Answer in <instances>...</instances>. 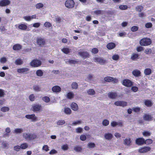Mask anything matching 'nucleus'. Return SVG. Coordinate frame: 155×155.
Returning <instances> with one entry per match:
<instances>
[{"label":"nucleus","instance_id":"f257e3e1","mask_svg":"<svg viewBox=\"0 0 155 155\" xmlns=\"http://www.w3.org/2000/svg\"><path fill=\"white\" fill-rule=\"evenodd\" d=\"M22 137L26 140H32L35 139L36 138L37 136L34 134L26 132L22 134Z\"/></svg>","mask_w":155,"mask_h":155},{"label":"nucleus","instance_id":"f03ea898","mask_svg":"<svg viewBox=\"0 0 155 155\" xmlns=\"http://www.w3.org/2000/svg\"><path fill=\"white\" fill-rule=\"evenodd\" d=\"M152 43L151 39L149 38H143L140 41V44L141 45L146 46L150 45Z\"/></svg>","mask_w":155,"mask_h":155},{"label":"nucleus","instance_id":"7ed1b4c3","mask_svg":"<svg viewBox=\"0 0 155 155\" xmlns=\"http://www.w3.org/2000/svg\"><path fill=\"white\" fill-rule=\"evenodd\" d=\"M75 5V3L73 0H67L65 3V5L66 7L69 8H73Z\"/></svg>","mask_w":155,"mask_h":155},{"label":"nucleus","instance_id":"20e7f679","mask_svg":"<svg viewBox=\"0 0 155 155\" xmlns=\"http://www.w3.org/2000/svg\"><path fill=\"white\" fill-rule=\"evenodd\" d=\"M93 59L94 62L101 65L104 64L106 63V60L102 58L95 57Z\"/></svg>","mask_w":155,"mask_h":155},{"label":"nucleus","instance_id":"39448f33","mask_svg":"<svg viewBox=\"0 0 155 155\" xmlns=\"http://www.w3.org/2000/svg\"><path fill=\"white\" fill-rule=\"evenodd\" d=\"M25 117L28 119L30 120L33 122L36 121L38 119V117L34 114L26 115Z\"/></svg>","mask_w":155,"mask_h":155},{"label":"nucleus","instance_id":"423d86ee","mask_svg":"<svg viewBox=\"0 0 155 155\" xmlns=\"http://www.w3.org/2000/svg\"><path fill=\"white\" fill-rule=\"evenodd\" d=\"M30 64L33 67H38L41 65V61L38 60H34L30 63Z\"/></svg>","mask_w":155,"mask_h":155},{"label":"nucleus","instance_id":"0eeeda50","mask_svg":"<svg viewBox=\"0 0 155 155\" xmlns=\"http://www.w3.org/2000/svg\"><path fill=\"white\" fill-rule=\"evenodd\" d=\"M105 81L107 82H112L113 83H117L118 82L117 79L111 77L107 76L104 78Z\"/></svg>","mask_w":155,"mask_h":155},{"label":"nucleus","instance_id":"6e6552de","mask_svg":"<svg viewBox=\"0 0 155 155\" xmlns=\"http://www.w3.org/2000/svg\"><path fill=\"white\" fill-rule=\"evenodd\" d=\"M36 42L37 45L41 47L43 46L45 44V39L41 37H38L37 38Z\"/></svg>","mask_w":155,"mask_h":155},{"label":"nucleus","instance_id":"1a4fd4ad","mask_svg":"<svg viewBox=\"0 0 155 155\" xmlns=\"http://www.w3.org/2000/svg\"><path fill=\"white\" fill-rule=\"evenodd\" d=\"M114 104L117 106H120L122 107L126 106L127 105V102L123 101H117L115 102Z\"/></svg>","mask_w":155,"mask_h":155},{"label":"nucleus","instance_id":"9d476101","mask_svg":"<svg viewBox=\"0 0 155 155\" xmlns=\"http://www.w3.org/2000/svg\"><path fill=\"white\" fill-rule=\"evenodd\" d=\"M113 137V135L109 132L105 133L104 135V139L107 140H110L112 139Z\"/></svg>","mask_w":155,"mask_h":155},{"label":"nucleus","instance_id":"9b49d317","mask_svg":"<svg viewBox=\"0 0 155 155\" xmlns=\"http://www.w3.org/2000/svg\"><path fill=\"white\" fill-rule=\"evenodd\" d=\"M150 150L151 148L150 147H145L139 149L138 151L140 153H144L150 151Z\"/></svg>","mask_w":155,"mask_h":155},{"label":"nucleus","instance_id":"f8f14e48","mask_svg":"<svg viewBox=\"0 0 155 155\" xmlns=\"http://www.w3.org/2000/svg\"><path fill=\"white\" fill-rule=\"evenodd\" d=\"M122 84L123 85L127 87H131L132 85V83L131 81L126 79L123 81Z\"/></svg>","mask_w":155,"mask_h":155},{"label":"nucleus","instance_id":"ddd939ff","mask_svg":"<svg viewBox=\"0 0 155 155\" xmlns=\"http://www.w3.org/2000/svg\"><path fill=\"white\" fill-rule=\"evenodd\" d=\"M41 108V106L39 104H33L32 106L31 109L34 112L39 111Z\"/></svg>","mask_w":155,"mask_h":155},{"label":"nucleus","instance_id":"4468645a","mask_svg":"<svg viewBox=\"0 0 155 155\" xmlns=\"http://www.w3.org/2000/svg\"><path fill=\"white\" fill-rule=\"evenodd\" d=\"M123 143L127 146H130L132 145V143L130 138L127 137L123 140Z\"/></svg>","mask_w":155,"mask_h":155},{"label":"nucleus","instance_id":"2eb2a0df","mask_svg":"<svg viewBox=\"0 0 155 155\" xmlns=\"http://www.w3.org/2000/svg\"><path fill=\"white\" fill-rule=\"evenodd\" d=\"M29 71V69L28 68H19L17 69V72L19 73L26 74Z\"/></svg>","mask_w":155,"mask_h":155},{"label":"nucleus","instance_id":"dca6fc26","mask_svg":"<svg viewBox=\"0 0 155 155\" xmlns=\"http://www.w3.org/2000/svg\"><path fill=\"white\" fill-rule=\"evenodd\" d=\"M107 96L109 98L114 99L116 98L118 95L116 92H111L108 93Z\"/></svg>","mask_w":155,"mask_h":155},{"label":"nucleus","instance_id":"f3484780","mask_svg":"<svg viewBox=\"0 0 155 155\" xmlns=\"http://www.w3.org/2000/svg\"><path fill=\"white\" fill-rule=\"evenodd\" d=\"M10 4V1L9 0H1L0 1V6L2 7L6 6Z\"/></svg>","mask_w":155,"mask_h":155},{"label":"nucleus","instance_id":"a211bd4d","mask_svg":"<svg viewBox=\"0 0 155 155\" xmlns=\"http://www.w3.org/2000/svg\"><path fill=\"white\" fill-rule=\"evenodd\" d=\"M78 54L81 57L84 58H89V57L88 53L87 51H80L78 53Z\"/></svg>","mask_w":155,"mask_h":155},{"label":"nucleus","instance_id":"6ab92c4d","mask_svg":"<svg viewBox=\"0 0 155 155\" xmlns=\"http://www.w3.org/2000/svg\"><path fill=\"white\" fill-rule=\"evenodd\" d=\"M135 142L137 144L141 145L144 143V139L143 138H139L136 140Z\"/></svg>","mask_w":155,"mask_h":155},{"label":"nucleus","instance_id":"aec40b11","mask_svg":"<svg viewBox=\"0 0 155 155\" xmlns=\"http://www.w3.org/2000/svg\"><path fill=\"white\" fill-rule=\"evenodd\" d=\"M132 74L135 77H138L141 75L140 71L137 69L134 70L132 72Z\"/></svg>","mask_w":155,"mask_h":155},{"label":"nucleus","instance_id":"412c9836","mask_svg":"<svg viewBox=\"0 0 155 155\" xmlns=\"http://www.w3.org/2000/svg\"><path fill=\"white\" fill-rule=\"evenodd\" d=\"M52 90L54 92L58 93L60 91L61 88L58 86H54L52 87Z\"/></svg>","mask_w":155,"mask_h":155},{"label":"nucleus","instance_id":"4be33fe9","mask_svg":"<svg viewBox=\"0 0 155 155\" xmlns=\"http://www.w3.org/2000/svg\"><path fill=\"white\" fill-rule=\"evenodd\" d=\"M18 28L20 29L25 30L27 29L28 27L27 25L25 24H21L18 25Z\"/></svg>","mask_w":155,"mask_h":155},{"label":"nucleus","instance_id":"5701e85b","mask_svg":"<svg viewBox=\"0 0 155 155\" xmlns=\"http://www.w3.org/2000/svg\"><path fill=\"white\" fill-rule=\"evenodd\" d=\"M153 118V117L150 114H145L143 116L144 119L145 120L148 121L152 120Z\"/></svg>","mask_w":155,"mask_h":155},{"label":"nucleus","instance_id":"b1692460","mask_svg":"<svg viewBox=\"0 0 155 155\" xmlns=\"http://www.w3.org/2000/svg\"><path fill=\"white\" fill-rule=\"evenodd\" d=\"M116 47V45L114 43L111 42L108 44L107 45V48L109 50L114 49Z\"/></svg>","mask_w":155,"mask_h":155},{"label":"nucleus","instance_id":"393cba45","mask_svg":"<svg viewBox=\"0 0 155 155\" xmlns=\"http://www.w3.org/2000/svg\"><path fill=\"white\" fill-rule=\"evenodd\" d=\"M144 102L145 105L148 107H150L153 104V103L150 100H145Z\"/></svg>","mask_w":155,"mask_h":155},{"label":"nucleus","instance_id":"a878e982","mask_svg":"<svg viewBox=\"0 0 155 155\" xmlns=\"http://www.w3.org/2000/svg\"><path fill=\"white\" fill-rule=\"evenodd\" d=\"M21 46L18 44H16L13 46V49L15 51H19L21 49Z\"/></svg>","mask_w":155,"mask_h":155},{"label":"nucleus","instance_id":"bb28decb","mask_svg":"<svg viewBox=\"0 0 155 155\" xmlns=\"http://www.w3.org/2000/svg\"><path fill=\"white\" fill-rule=\"evenodd\" d=\"M87 93L88 95H94L95 92L93 89H90L87 90Z\"/></svg>","mask_w":155,"mask_h":155},{"label":"nucleus","instance_id":"cd10ccee","mask_svg":"<svg viewBox=\"0 0 155 155\" xmlns=\"http://www.w3.org/2000/svg\"><path fill=\"white\" fill-rule=\"evenodd\" d=\"M23 130L22 128H16L15 129L14 131V133L18 134H20L23 132Z\"/></svg>","mask_w":155,"mask_h":155},{"label":"nucleus","instance_id":"c85d7f7f","mask_svg":"<svg viewBox=\"0 0 155 155\" xmlns=\"http://www.w3.org/2000/svg\"><path fill=\"white\" fill-rule=\"evenodd\" d=\"M61 50L64 53L68 54L70 53L71 50L67 48L64 47L61 49Z\"/></svg>","mask_w":155,"mask_h":155},{"label":"nucleus","instance_id":"c756f323","mask_svg":"<svg viewBox=\"0 0 155 155\" xmlns=\"http://www.w3.org/2000/svg\"><path fill=\"white\" fill-rule=\"evenodd\" d=\"M71 109L74 110L76 111L78 110V106L77 104L74 103H72L71 104Z\"/></svg>","mask_w":155,"mask_h":155},{"label":"nucleus","instance_id":"7c9ffc66","mask_svg":"<svg viewBox=\"0 0 155 155\" xmlns=\"http://www.w3.org/2000/svg\"><path fill=\"white\" fill-rule=\"evenodd\" d=\"M96 147L95 144L94 143L89 142L87 144V147L88 148L92 149Z\"/></svg>","mask_w":155,"mask_h":155},{"label":"nucleus","instance_id":"2f4dec72","mask_svg":"<svg viewBox=\"0 0 155 155\" xmlns=\"http://www.w3.org/2000/svg\"><path fill=\"white\" fill-rule=\"evenodd\" d=\"M94 13L95 15H98L101 14H103L104 13V11L101 10H96L94 12Z\"/></svg>","mask_w":155,"mask_h":155},{"label":"nucleus","instance_id":"473e14b6","mask_svg":"<svg viewBox=\"0 0 155 155\" xmlns=\"http://www.w3.org/2000/svg\"><path fill=\"white\" fill-rule=\"evenodd\" d=\"M144 73L146 75H150L151 72V70L149 68H147L145 69L144 70Z\"/></svg>","mask_w":155,"mask_h":155},{"label":"nucleus","instance_id":"72a5a7b5","mask_svg":"<svg viewBox=\"0 0 155 155\" xmlns=\"http://www.w3.org/2000/svg\"><path fill=\"white\" fill-rule=\"evenodd\" d=\"M74 149L77 152H80L82 150V148L81 146H76L74 147Z\"/></svg>","mask_w":155,"mask_h":155},{"label":"nucleus","instance_id":"f704fd0d","mask_svg":"<svg viewBox=\"0 0 155 155\" xmlns=\"http://www.w3.org/2000/svg\"><path fill=\"white\" fill-rule=\"evenodd\" d=\"M64 112L67 114H70L71 113V110L69 108L65 107L64 109Z\"/></svg>","mask_w":155,"mask_h":155},{"label":"nucleus","instance_id":"c9c22d12","mask_svg":"<svg viewBox=\"0 0 155 155\" xmlns=\"http://www.w3.org/2000/svg\"><path fill=\"white\" fill-rule=\"evenodd\" d=\"M139 55L137 54H133L131 56V59L135 61L138 58Z\"/></svg>","mask_w":155,"mask_h":155},{"label":"nucleus","instance_id":"e433bc0d","mask_svg":"<svg viewBox=\"0 0 155 155\" xmlns=\"http://www.w3.org/2000/svg\"><path fill=\"white\" fill-rule=\"evenodd\" d=\"M23 63V61L20 59H17L15 61V64L17 65H21Z\"/></svg>","mask_w":155,"mask_h":155},{"label":"nucleus","instance_id":"4c0bfd02","mask_svg":"<svg viewBox=\"0 0 155 155\" xmlns=\"http://www.w3.org/2000/svg\"><path fill=\"white\" fill-rule=\"evenodd\" d=\"M151 134V132L148 131H144L142 132V134L144 137H149Z\"/></svg>","mask_w":155,"mask_h":155},{"label":"nucleus","instance_id":"58836bf2","mask_svg":"<svg viewBox=\"0 0 155 155\" xmlns=\"http://www.w3.org/2000/svg\"><path fill=\"white\" fill-rule=\"evenodd\" d=\"M74 94L72 92H70L68 93L67 95V97L69 99H71L73 98Z\"/></svg>","mask_w":155,"mask_h":155},{"label":"nucleus","instance_id":"ea45409f","mask_svg":"<svg viewBox=\"0 0 155 155\" xmlns=\"http://www.w3.org/2000/svg\"><path fill=\"white\" fill-rule=\"evenodd\" d=\"M71 88L73 89H77L78 87V84L76 82H73L71 84Z\"/></svg>","mask_w":155,"mask_h":155},{"label":"nucleus","instance_id":"a19ab883","mask_svg":"<svg viewBox=\"0 0 155 155\" xmlns=\"http://www.w3.org/2000/svg\"><path fill=\"white\" fill-rule=\"evenodd\" d=\"M81 123L82 121L81 120H77L73 121L71 125L73 126H75L81 124Z\"/></svg>","mask_w":155,"mask_h":155},{"label":"nucleus","instance_id":"79ce46f5","mask_svg":"<svg viewBox=\"0 0 155 155\" xmlns=\"http://www.w3.org/2000/svg\"><path fill=\"white\" fill-rule=\"evenodd\" d=\"M36 74L38 76L41 77L43 75V72L41 70H38L36 71Z\"/></svg>","mask_w":155,"mask_h":155},{"label":"nucleus","instance_id":"37998d69","mask_svg":"<svg viewBox=\"0 0 155 155\" xmlns=\"http://www.w3.org/2000/svg\"><path fill=\"white\" fill-rule=\"evenodd\" d=\"M9 110L8 107H2L1 109V110L3 112H5L8 111Z\"/></svg>","mask_w":155,"mask_h":155},{"label":"nucleus","instance_id":"c03bdc74","mask_svg":"<svg viewBox=\"0 0 155 155\" xmlns=\"http://www.w3.org/2000/svg\"><path fill=\"white\" fill-rule=\"evenodd\" d=\"M66 62L68 64H75L76 63V62L74 60L67 59Z\"/></svg>","mask_w":155,"mask_h":155},{"label":"nucleus","instance_id":"a18cd8bd","mask_svg":"<svg viewBox=\"0 0 155 155\" xmlns=\"http://www.w3.org/2000/svg\"><path fill=\"white\" fill-rule=\"evenodd\" d=\"M120 57L117 54H114L112 56V58L113 60L115 61H117L119 59Z\"/></svg>","mask_w":155,"mask_h":155},{"label":"nucleus","instance_id":"49530a36","mask_svg":"<svg viewBox=\"0 0 155 155\" xmlns=\"http://www.w3.org/2000/svg\"><path fill=\"white\" fill-rule=\"evenodd\" d=\"M139 29V27L136 26H134L131 28V30L133 32L137 31Z\"/></svg>","mask_w":155,"mask_h":155},{"label":"nucleus","instance_id":"de8ad7c7","mask_svg":"<svg viewBox=\"0 0 155 155\" xmlns=\"http://www.w3.org/2000/svg\"><path fill=\"white\" fill-rule=\"evenodd\" d=\"M153 143V140L151 139H149L146 140H144V143L147 145H149L152 143Z\"/></svg>","mask_w":155,"mask_h":155},{"label":"nucleus","instance_id":"09e8293b","mask_svg":"<svg viewBox=\"0 0 155 155\" xmlns=\"http://www.w3.org/2000/svg\"><path fill=\"white\" fill-rule=\"evenodd\" d=\"M21 149H25L28 147V144L27 143H25L21 144L20 145Z\"/></svg>","mask_w":155,"mask_h":155},{"label":"nucleus","instance_id":"8fccbe9b","mask_svg":"<svg viewBox=\"0 0 155 155\" xmlns=\"http://www.w3.org/2000/svg\"><path fill=\"white\" fill-rule=\"evenodd\" d=\"M43 5L41 3H38L35 5V7L37 9H39L43 7Z\"/></svg>","mask_w":155,"mask_h":155},{"label":"nucleus","instance_id":"3c124183","mask_svg":"<svg viewBox=\"0 0 155 155\" xmlns=\"http://www.w3.org/2000/svg\"><path fill=\"white\" fill-rule=\"evenodd\" d=\"M42 99L44 101L48 103L50 101V99L49 97L47 96H45L42 97Z\"/></svg>","mask_w":155,"mask_h":155},{"label":"nucleus","instance_id":"603ef678","mask_svg":"<svg viewBox=\"0 0 155 155\" xmlns=\"http://www.w3.org/2000/svg\"><path fill=\"white\" fill-rule=\"evenodd\" d=\"M143 9V7L141 6H138L136 8V10L138 12H140Z\"/></svg>","mask_w":155,"mask_h":155},{"label":"nucleus","instance_id":"864d4df0","mask_svg":"<svg viewBox=\"0 0 155 155\" xmlns=\"http://www.w3.org/2000/svg\"><path fill=\"white\" fill-rule=\"evenodd\" d=\"M102 124L103 126H106L109 124V121L105 119L103 121Z\"/></svg>","mask_w":155,"mask_h":155},{"label":"nucleus","instance_id":"5fc2aeb1","mask_svg":"<svg viewBox=\"0 0 155 155\" xmlns=\"http://www.w3.org/2000/svg\"><path fill=\"white\" fill-rule=\"evenodd\" d=\"M2 145L4 148L5 149H7L8 147L9 144L8 143L6 142H3L2 143Z\"/></svg>","mask_w":155,"mask_h":155},{"label":"nucleus","instance_id":"6e6d98bb","mask_svg":"<svg viewBox=\"0 0 155 155\" xmlns=\"http://www.w3.org/2000/svg\"><path fill=\"white\" fill-rule=\"evenodd\" d=\"M65 123V121L63 120H58L57 123V124L58 125H62Z\"/></svg>","mask_w":155,"mask_h":155},{"label":"nucleus","instance_id":"4d7b16f0","mask_svg":"<svg viewBox=\"0 0 155 155\" xmlns=\"http://www.w3.org/2000/svg\"><path fill=\"white\" fill-rule=\"evenodd\" d=\"M119 8L121 10H125L127 8V6L126 5H120L119 6Z\"/></svg>","mask_w":155,"mask_h":155},{"label":"nucleus","instance_id":"13d9d810","mask_svg":"<svg viewBox=\"0 0 155 155\" xmlns=\"http://www.w3.org/2000/svg\"><path fill=\"white\" fill-rule=\"evenodd\" d=\"M83 129L80 127H78L76 129V131L77 133H80L82 132Z\"/></svg>","mask_w":155,"mask_h":155},{"label":"nucleus","instance_id":"bf43d9fd","mask_svg":"<svg viewBox=\"0 0 155 155\" xmlns=\"http://www.w3.org/2000/svg\"><path fill=\"white\" fill-rule=\"evenodd\" d=\"M34 90L35 91H39L40 90V87L37 86L35 85L33 87Z\"/></svg>","mask_w":155,"mask_h":155},{"label":"nucleus","instance_id":"052dcab7","mask_svg":"<svg viewBox=\"0 0 155 155\" xmlns=\"http://www.w3.org/2000/svg\"><path fill=\"white\" fill-rule=\"evenodd\" d=\"M55 21L58 23H60L62 21V19L59 17H57L55 18Z\"/></svg>","mask_w":155,"mask_h":155},{"label":"nucleus","instance_id":"680f3d73","mask_svg":"<svg viewBox=\"0 0 155 155\" xmlns=\"http://www.w3.org/2000/svg\"><path fill=\"white\" fill-rule=\"evenodd\" d=\"M7 61L6 58L5 57L1 58L0 59V61L2 63H4Z\"/></svg>","mask_w":155,"mask_h":155},{"label":"nucleus","instance_id":"e2e57ef3","mask_svg":"<svg viewBox=\"0 0 155 155\" xmlns=\"http://www.w3.org/2000/svg\"><path fill=\"white\" fill-rule=\"evenodd\" d=\"M42 150L45 151H48L49 150V147L47 145H44L42 147Z\"/></svg>","mask_w":155,"mask_h":155},{"label":"nucleus","instance_id":"0e129e2a","mask_svg":"<svg viewBox=\"0 0 155 155\" xmlns=\"http://www.w3.org/2000/svg\"><path fill=\"white\" fill-rule=\"evenodd\" d=\"M91 52L94 54H96L98 52V49L96 48H94L91 49Z\"/></svg>","mask_w":155,"mask_h":155},{"label":"nucleus","instance_id":"69168bd1","mask_svg":"<svg viewBox=\"0 0 155 155\" xmlns=\"http://www.w3.org/2000/svg\"><path fill=\"white\" fill-rule=\"evenodd\" d=\"M145 26L147 28H150L152 27V24L151 22L147 23L145 24Z\"/></svg>","mask_w":155,"mask_h":155},{"label":"nucleus","instance_id":"338daca9","mask_svg":"<svg viewBox=\"0 0 155 155\" xmlns=\"http://www.w3.org/2000/svg\"><path fill=\"white\" fill-rule=\"evenodd\" d=\"M20 149L21 147L20 146H14V150L16 151H19L20 150Z\"/></svg>","mask_w":155,"mask_h":155},{"label":"nucleus","instance_id":"774afa93","mask_svg":"<svg viewBox=\"0 0 155 155\" xmlns=\"http://www.w3.org/2000/svg\"><path fill=\"white\" fill-rule=\"evenodd\" d=\"M44 26L47 28H49L51 26V24L49 22H46L44 24Z\"/></svg>","mask_w":155,"mask_h":155}]
</instances>
